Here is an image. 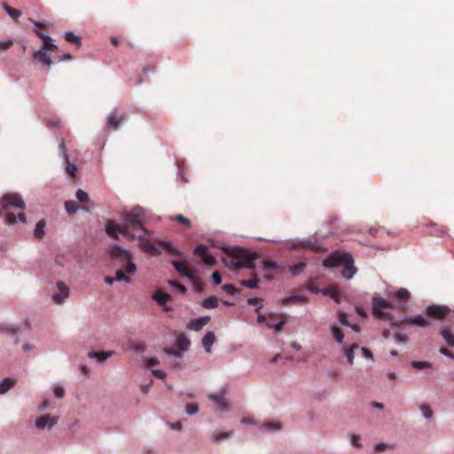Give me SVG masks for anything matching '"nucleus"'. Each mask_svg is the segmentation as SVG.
<instances>
[{
  "label": "nucleus",
  "instance_id": "13",
  "mask_svg": "<svg viewBox=\"0 0 454 454\" xmlns=\"http://www.w3.org/2000/svg\"><path fill=\"white\" fill-rule=\"evenodd\" d=\"M58 421V418L50 417L48 415H43L39 417L35 421V426L39 429H43L45 427L51 428L53 427Z\"/></svg>",
  "mask_w": 454,
  "mask_h": 454
},
{
  "label": "nucleus",
  "instance_id": "23",
  "mask_svg": "<svg viewBox=\"0 0 454 454\" xmlns=\"http://www.w3.org/2000/svg\"><path fill=\"white\" fill-rule=\"evenodd\" d=\"M322 293L324 295L330 296L336 303L340 302V294L336 288L328 287L325 288Z\"/></svg>",
  "mask_w": 454,
  "mask_h": 454
},
{
  "label": "nucleus",
  "instance_id": "12",
  "mask_svg": "<svg viewBox=\"0 0 454 454\" xmlns=\"http://www.w3.org/2000/svg\"><path fill=\"white\" fill-rule=\"evenodd\" d=\"M58 290L59 291V294H54L52 299L55 303L60 304L63 301L68 297L69 295V288L68 286L62 281H59L57 283Z\"/></svg>",
  "mask_w": 454,
  "mask_h": 454
},
{
  "label": "nucleus",
  "instance_id": "62",
  "mask_svg": "<svg viewBox=\"0 0 454 454\" xmlns=\"http://www.w3.org/2000/svg\"><path fill=\"white\" fill-rule=\"evenodd\" d=\"M59 149H60V150H61V152L63 153L65 159H66V160H67L68 155H67V148H66V145H65L64 141H62V142L60 143V145H59Z\"/></svg>",
  "mask_w": 454,
  "mask_h": 454
},
{
  "label": "nucleus",
  "instance_id": "52",
  "mask_svg": "<svg viewBox=\"0 0 454 454\" xmlns=\"http://www.w3.org/2000/svg\"><path fill=\"white\" fill-rule=\"evenodd\" d=\"M304 247H307V248H310L311 250H314L316 252L319 251V247H317V245L316 243L311 242V241H305L304 242Z\"/></svg>",
  "mask_w": 454,
  "mask_h": 454
},
{
  "label": "nucleus",
  "instance_id": "20",
  "mask_svg": "<svg viewBox=\"0 0 454 454\" xmlns=\"http://www.w3.org/2000/svg\"><path fill=\"white\" fill-rule=\"evenodd\" d=\"M215 341V336L214 333L208 332L202 339V345L207 352L211 351V346Z\"/></svg>",
  "mask_w": 454,
  "mask_h": 454
},
{
  "label": "nucleus",
  "instance_id": "14",
  "mask_svg": "<svg viewBox=\"0 0 454 454\" xmlns=\"http://www.w3.org/2000/svg\"><path fill=\"white\" fill-rule=\"evenodd\" d=\"M173 266L175 267L176 270L182 276L187 277L190 279L194 278L193 273L189 270L188 266L184 262L181 261H174Z\"/></svg>",
  "mask_w": 454,
  "mask_h": 454
},
{
  "label": "nucleus",
  "instance_id": "50",
  "mask_svg": "<svg viewBox=\"0 0 454 454\" xmlns=\"http://www.w3.org/2000/svg\"><path fill=\"white\" fill-rule=\"evenodd\" d=\"M212 280H213L215 285H216V286L220 285L221 282H222L221 273L219 271H215L212 274Z\"/></svg>",
  "mask_w": 454,
  "mask_h": 454
},
{
  "label": "nucleus",
  "instance_id": "6",
  "mask_svg": "<svg viewBox=\"0 0 454 454\" xmlns=\"http://www.w3.org/2000/svg\"><path fill=\"white\" fill-rule=\"evenodd\" d=\"M427 315L434 319L448 317L454 324V310L451 311L446 306L430 305L427 308Z\"/></svg>",
  "mask_w": 454,
  "mask_h": 454
},
{
  "label": "nucleus",
  "instance_id": "27",
  "mask_svg": "<svg viewBox=\"0 0 454 454\" xmlns=\"http://www.w3.org/2000/svg\"><path fill=\"white\" fill-rule=\"evenodd\" d=\"M113 355V352H90V357H96L99 362H103L109 358Z\"/></svg>",
  "mask_w": 454,
  "mask_h": 454
},
{
  "label": "nucleus",
  "instance_id": "19",
  "mask_svg": "<svg viewBox=\"0 0 454 454\" xmlns=\"http://www.w3.org/2000/svg\"><path fill=\"white\" fill-rule=\"evenodd\" d=\"M307 301H308L307 298L304 296L291 295V296L282 299L281 304H282V306H287L291 303H298V302L305 303V302H307Z\"/></svg>",
  "mask_w": 454,
  "mask_h": 454
},
{
  "label": "nucleus",
  "instance_id": "53",
  "mask_svg": "<svg viewBox=\"0 0 454 454\" xmlns=\"http://www.w3.org/2000/svg\"><path fill=\"white\" fill-rule=\"evenodd\" d=\"M65 390L62 387H56L54 388V395L57 398H61L64 396Z\"/></svg>",
  "mask_w": 454,
  "mask_h": 454
},
{
  "label": "nucleus",
  "instance_id": "56",
  "mask_svg": "<svg viewBox=\"0 0 454 454\" xmlns=\"http://www.w3.org/2000/svg\"><path fill=\"white\" fill-rule=\"evenodd\" d=\"M339 320L344 325H348V317L345 313H339Z\"/></svg>",
  "mask_w": 454,
  "mask_h": 454
},
{
  "label": "nucleus",
  "instance_id": "44",
  "mask_svg": "<svg viewBox=\"0 0 454 454\" xmlns=\"http://www.w3.org/2000/svg\"><path fill=\"white\" fill-rule=\"evenodd\" d=\"M262 267L264 270H273L277 268L276 262L269 260H263L262 262Z\"/></svg>",
  "mask_w": 454,
  "mask_h": 454
},
{
  "label": "nucleus",
  "instance_id": "41",
  "mask_svg": "<svg viewBox=\"0 0 454 454\" xmlns=\"http://www.w3.org/2000/svg\"><path fill=\"white\" fill-rule=\"evenodd\" d=\"M66 161H67L66 170L71 176L74 177L77 171V168L74 164L69 162L68 159L66 160Z\"/></svg>",
  "mask_w": 454,
  "mask_h": 454
},
{
  "label": "nucleus",
  "instance_id": "45",
  "mask_svg": "<svg viewBox=\"0 0 454 454\" xmlns=\"http://www.w3.org/2000/svg\"><path fill=\"white\" fill-rule=\"evenodd\" d=\"M199 407L196 403H189L186 405V412L189 415H194L198 412Z\"/></svg>",
  "mask_w": 454,
  "mask_h": 454
},
{
  "label": "nucleus",
  "instance_id": "18",
  "mask_svg": "<svg viewBox=\"0 0 454 454\" xmlns=\"http://www.w3.org/2000/svg\"><path fill=\"white\" fill-rule=\"evenodd\" d=\"M33 57L35 60L51 67L52 61L51 57L43 50H39L33 53Z\"/></svg>",
  "mask_w": 454,
  "mask_h": 454
},
{
  "label": "nucleus",
  "instance_id": "58",
  "mask_svg": "<svg viewBox=\"0 0 454 454\" xmlns=\"http://www.w3.org/2000/svg\"><path fill=\"white\" fill-rule=\"evenodd\" d=\"M395 339L398 342H406V341H407L408 337H407L406 335H403V334H401V333H395Z\"/></svg>",
  "mask_w": 454,
  "mask_h": 454
},
{
  "label": "nucleus",
  "instance_id": "61",
  "mask_svg": "<svg viewBox=\"0 0 454 454\" xmlns=\"http://www.w3.org/2000/svg\"><path fill=\"white\" fill-rule=\"evenodd\" d=\"M386 448H387V445L385 443H379V444L375 445L374 450L376 452H381V451L385 450Z\"/></svg>",
  "mask_w": 454,
  "mask_h": 454
},
{
  "label": "nucleus",
  "instance_id": "59",
  "mask_svg": "<svg viewBox=\"0 0 454 454\" xmlns=\"http://www.w3.org/2000/svg\"><path fill=\"white\" fill-rule=\"evenodd\" d=\"M133 348L136 351L142 352L145 350V346L143 342H138V343H136L135 345H133Z\"/></svg>",
  "mask_w": 454,
  "mask_h": 454
},
{
  "label": "nucleus",
  "instance_id": "1",
  "mask_svg": "<svg viewBox=\"0 0 454 454\" xmlns=\"http://www.w3.org/2000/svg\"><path fill=\"white\" fill-rule=\"evenodd\" d=\"M124 224L120 225L114 221H109L106 227V233L114 238L118 239L121 234L129 239H142L143 236L148 234V231L145 228V211L140 207H135L129 212L123 213Z\"/></svg>",
  "mask_w": 454,
  "mask_h": 454
},
{
  "label": "nucleus",
  "instance_id": "43",
  "mask_svg": "<svg viewBox=\"0 0 454 454\" xmlns=\"http://www.w3.org/2000/svg\"><path fill=\"white\" fill-rule=\"evenodd\" d=\"M168 284L174 287H176L181 294H185L187 291L186 287L184 285L180 284L176 280H169Z\"/></svg>",
  "mask_w": 454,
  "mask_h": 454
},
{
  "label": "nucleus",
  "instance_id": "30",
  "mask_svg": "<svg viewBox=\"0 0 454 454\" xmlns=\"http://www.w3.org/2000/svg\"><path fill=\"white\" fill-rule=\"evenodd\" d=\"M190 343L191 342H190L189 339L186 338L184 335L179 336L177 338V347L183 351H185L188 349Z\"/></svg>",
  "mask_w": 454,
  "mask_h": 454
},
{
  "label": "nucleus",
  "instance_id": "15",
  "mask_svg": "<svg viewBox=\"0 0 454 454\" xmlns=\"http://www.w3.org/2000/svg\"><path fill=\"white\" fill-rule=\"evenodd\" d=\"M284 316H270L269 318H267L266 325L269 328L275 329L276 332H280L285 325V320L281 319L280 321H278V318H282Z\"/></svg>",
  "mask_w": 454,
  "mask_h": 454
},
{
  "label": "nucleus",
  "instance_id": "34",
  "mask_svg": "<svg viewBox=\"0 0 454 454\" xmlns=\"http://www.w3.org/2000/svg\"><path fill=\"white\" fill-rule=\"evenodd\" d=\"M359 347L357 344H352L349 348H348L345 352L346 354V356L348 358V361L350 364H353V359H354V350L355 349H357Z\"/></svg>",
  "mask_w": 454,
  "mask_h": 454
},
{
  "label": "nucleus",
  "instance_id": "8",
  "mask_svg": "<svg viewBox=\"0 0 454 454\" xmlns=\"http://www.w3.org/2000/svg\"><path fill=\"white\" fill-rule=\"evenodd\" d=\"M194 254L201 257L202 262L207 265H215V258L208 253L207 247L205 245H199L194 250Z\"/></svg>",
  "mask_w": 454,
  "mask_h": 454
},
{
  "label": "nucleus",
  "instance_id": "5",
  "mask_svg": "<svg viewBox=\"0 0 454 454\" xmlns=\"http://www.w3.org/2000/svg\"><path fill=\"white\" fill-rule=\"evenodd\" d=\"M323 266L325 268L342 266L341 275L347 279L352 278L356 273V268L354 266V259L348 254L340 252L332 253L323 261Z\"/></svg>",
  "mask_w": 454,
  "mask_h": 454
},
{
  "label": "nucleus",
  "instance_id": "38",
  "mask_svg": "<svg viewBox=\"0 0 454 454\" xmlns=\"http://www.w3.org/2000/svg\"><path fill=\"white\" fill-rule=\"evenodd\" d=\"M76 198L81 203H86L89 201V195L84 191L79 189L76 192Z\"/></svg>",
  "mask_w": 454,
  "mask_h": 454
},
{
  "label": "nucleus",
  "instance_id": "64",
  "mask_svg": "<svg viewBox=\"0 0 454 454\" xmlns=\"http://www.w3.org/2000/svg\"><path fill=\"white\" fill-rule=\"evenodd\" d=\"M147 364L149 366H154V365H158L159 364V360L157 358H150L148 361H147Z\"/></svg>",
  "mask_w": 454,
  "mask_h": 454
},
{
  "label": "nucleus",
  "instance_id": "63",
  "mask_svg": "<svg viewBox=\"0 0 454 454\" xmlns=\"http://www.w3.org/2000/svg\"><path fill=\"white\" fill-rule=\"evenodd\" d=\"M356 313H357L360 317H367V314H366L365 310H364L363 308H361V307H356Z\"/></svg>",
  "mask_w": 454,
  "mask_h": 454
},
{
  "label": "nucleus",
  "instance_id": "37",
  "mask_svg": "<svg viewBox=\"0 0 454 454\" xmlns=\"http://www.w3.org/2000/svg\"><path fill=\"white\" fill-rule=\"evenodd\" d=\"M395 296L400 300L408 301L410 298V293L407 289L401 288L396 292Z\"/></svg>",
  "mask_w": 454,
  "mask_h": 454
},
{
  "label": "nucleus",
  "instance_id": "16",
  "mask_svg": "<svg viewBox=\"0 0 454 454\" xmlns=\"http://www.w3.org/2000/svg\"><path fill=\"white\" fill-rule=\"evenodd\" d=\"M210 321V317H201L197 319L191 320L187 327L194 331H200Z\"/></svg>",
  "mask_w": 454,
  "mask_h": 454
},
{
  "label": "nucleus",
  "instance_id": "26",
  "mask_svg": "<svg viewBox=\"0 0 454 454\" xmlns=\"http://www.w3.org/2000/svg\"><path fill=\"white\" fill-rule=\"evenodd\" d=\"M15 380L11 378L4 379L0 383V395L6 393L11 387H12L13 385L15 384Z\"/></svg>",
  "mask_w": 454,
  "mask_h": 454
},
{
  "label": "nucleus",
  "instance_id": "21",
  "mask_svg": "<svg viewBox=\"0 0 454 454\" xmlns=\"http://www.w3.org/2000/svg\"><path fill=\"white\" fill-rule=\"evenodd\" d=\"M153 300H155L160 305H164L168 301L171 300V295L164 293L162 291H156L153 295Z\"/></svg>",
  "mask_w": 454,
  "mask_h": 454
},
{
  "label": "nucleus",
  "instance_id": "22",
  "mask_svg": "<svg viewBox=\"0 0 454 454\" xmlns=\"http://www.w3.org/2000/svg\"><path fill=\"white\" fill-rule=\"evenodd\" d=\"M441 334L449 346L454 347V334L451 333L450 327H443Z\"/></svg>",
  "mask_w": 454,
  "mask_h": 454
},
{
  "label": "nucleus",
  "instance_id": "31",
  "mask_svg": "<svg viewBox=\"0 0 454 454\" xmlns=\"http://www.w3.org/2000/svg\"><path fill=\"white\" fill-rule=\"evenodd\" d=\"M65 39L67 42L74 43L77 46L81 44V39L77 35H75L73 32H67L65 35Z\"/></svg>",
  "mask_w": 454,
  "mask_h": 454
},
{
  "label": "nucleus",
  "instance_id": "46",
  "mask_svg": "<svg viewBox=\"0 0 454 454\" xmlns=\"http://www.w3.org/2000/svg\"><path fill=\"white\" fill-rule=\"evenodd\" d=\"M264 427L269 430H280L281 424L279 422H267Z\"/></svg>",
  "mask_w": 454,
  "mask_h": 454
},
{
  "label": "nucleus",
  "instance_id": "39",
  "mask_svg": "<svg viewBox=\"0 0 454 454\" xmlns=\"http://www.w3.org/2000/svg\"><path fill=\"white\" fill-rule=\"evenodd\" d=\"M305 266V262H300L298 264L291 266L290 270L294 275H297L304 270Z\"/></svg>",
  "mask_w": 454,
  "mask_h": 454
},
{
  "label": "nucleus",
  "instance_id": "3",
  "mask_svg": "<svg viewBox=\"0 0 454 454\" xmlns=\"http://www.w3.org/2000/svg\"><path fill=\"white\" fill-rule=\"evenodd\" d=\"M110 254L112 258L122 263L121 268L115 272V280L131 283V276L137 272V266L132 261L130 253L119 246H114L111 247Z\"/></svg>",
  "mask_w": 454,
  "mask_h": 454
},
{
  "label": "nucleus",
  "instance_id": "40",
  "mask_svg": "<svg viewBox=\"0 0 454 454\" xmlns=\"http://www.w3.org/2000/svg\"><path fill=\"white\" fill-rule=\"evenodd\" d=\"M411 365L413 368L418 369V370L429 368L431 366L430 363L422 362V361H414L411 363Z\"/></svg>",
  "mask_w": 454,
  "mask_h": 454
},
{
  "label": "nucleus",
  "instance_id": "48",
  "mask_svg": "<svg viewBox=\"0 0 454 454\" xmlns=\"http://www.w3.org/2000/svg\"><path fill=\"white\" fill-rule=\"evenodd\" d=\"M13 44L12 40H7L4 42H0V51H4L11 48Z\"/></svg>",
  "mask_w": 454,
  "mask_h": 454
},
{
  "label": "nucleus",
  "instance_id": "35",
  "mask_svg": "<svg viewBox=\"0 0 454 454\" xmlns=\"http://www.w3.org/2000/svg\"><path fill=\"white\" fill-rule=\"evenodd\" d=\"M332 333H333V335L334 339L338 342H342V340L344 339V334H343V333L341 332V330L339 327L333 326L332 327Z\"/></svg>",
  "mask_w": 454,
  "mask_h": 454
},
{
  "label": "nucleus",
  "instance_id": "32",
  "mask_svg": "<svg viewBox=\"0 0 454 454\" xmlns=\"http://www.w3.org/2000/svg\"><path fill=\"white\" fill-rule=\"evenodd\" d=\"M65 207L69 215L74 214L78 210V206L76 202L73 200L66 201Z\"/></svg>",
  "mask_w": 454,
  "mask_h": 454
},
{
  "label": "nucleus",
  "instance_id": "54",
  "mask_svg": "<svg viewBox=\"0 0 454 454\" xmlns=\"http://www.w3.org/2000/svg\"><path fill=\"white\" fill-rule=\"evenodd\" d=\"M351 443L354 447L360 448L361 447L360 436L353 435L351 438Z\"/></svg>",
  "mask_w": 454,
  "mask_h": 454
},
{
  "label": "nucleus",
  "instance_id": "55",
  "mask_svg": "<svg viewBox=\"0 0 454 454\" xmlns=\"http://www.w3.org/2000/svg\"><path fill=\"white\" fill-rule=\"evenodd\" d=\"M307 289L313 294H317L319 292L318 288L313 282H309L307 285Z\"/></svg>",
  "mask_w": 454,
  "mask_h": 454
},
{
  "label": "nucleus",
  "instance_id": "51",
  "mask_svg": "<svg viewBox=\"0 0 454 454\" xmlns=\"http://www.w3.org/2000/svg\"><path fill=\"white\" fill-rule=\"evenodd\" d=\"M262 301L259 298H251V299L247 300L248 304L254 305V306L258 305V308L256 309V310H258L262 307Z\"/></svg>",
  "mask_w": 454,
  "mask_h": 454
},
{
  "label": "nucleus",
  "instance_id": "4",
  "mask_svg": "<svg viewBox=\"0 0 454 454\" xmlns=\"http://www.w3.org/2000/svg\"><path fill=\"white\" fill-rule=\"evenodd\" d=\"M258 258L256 253L236 247L233 248L229 255L223 259V263L231 270L247 268L254 270L255 268L254 261Z\"/></svg>",
  "mask_w": 454,
  "mask_h": 454
},
{
  "label": "nucleus",
  "instance_id": "17",
  "mask_svg": "<svg viewBox=\"0 0 454 454\" xmlns=\"http://www.w3.org/2000/svg\"><path fill=\"white\" fill-rule=\"evenodd\" d=\"M139 239L141 240V247L145 252H147L153 255L160 254V249L149 239H144V236L142 237V239Z\"/></svg>",
  "mask_w": 454,
  "mask_h": 454
},
{
  "label": "nucleus",
  "instance_id": "11",
  "mask_svg": "<svg viewBox=\"0 0 454 454\" xmlns=\"http://www.w3.org/2000/svg\"><path fill=\"white\" fill-rule=\"evenodd\" d=\"M35 34L43 41V46L40 50H43L44 51H56L58 50V46L51 42V38L41 32L40 30H35Z\"/></svg>",
  "mask_w": 454,
  "mask_h": 454
},
{
  "label": "nucleus",
  "instance_id": "25",
  "mask_svg": "<svg viewBox=\"0 0 454 454\" xmlns=\"http://www.w3.org/2000/svg\"><path fill=\"white\" fill-rule=\"evenodd\" d=\"M46 223L44 220H40L34 230V237L37 239H42L44 236V227Z\"/></svg>",
  "mask_w": 454,
  "mask_h": 454
},
{
  "label": "nucleus",
  "instance_id": "33",
  "mask_svg": "<svg viewBox=\"0 0 454 454\" xmlns=\"http://www.w3.org/2000/svg\"><path fill=\"white\" fill-rule=\"evenodd\" d=\"M231 435V432L215 433L213 434V441L215 442H219L221 441H223V440L229 438Z\"/></svg>",
  "mask_w": 454,
  "mask_h": 454
},
{
  "label": "nucleus",
  "instance_id": "29",
  "mask_svg": "<svg viewBox=\"0 0 454 454\" xmlns=\"http://www.w3.org/2000/svg\"><path fill=\"white\" fill-rule=\"evenodd\" d=\"M5 12L14 20H18L21 16V12L11 7L10 5L4 4Z\"/></svg>",
  "mask_w": 454,
  "mask_h": 454
},
{
  "label": "nucleus",
  "instance_id": "28",
  "mask_svg": "<svg viewBox=\"0 0 454 454\" xmlns=\"http://www.w3.org/2000/svg\"><path fill=\"white\" fill-rule=\"evenodd\" d=\"M202 306L207 309H215L218 306V300L214 296L208 297L203 301Z\"/></svg>",
  "mask_w": 454,
  "mask_h": 454
},
{
  "label": "nucleus",
  "instance_id": "10",
  "mask_svg": "<svg viewBox=\"0 0 454 454\" xmlns=\"http://www.w3.org/2000/svg\"><path fill=\"white\" fill-rule=\"evenodd\" d=\"M225 390H223L220 394H210L208 398L217 405V409L221 411H227L229 410V404L224 400Z\"/></svg>",
  "mask_w": 454,
  "mask_h": 454
},
{
  "label": "nucleus",
  "instance_id": "2",
  "mask_svg": "<svg viewBox=\"0 0 454 454\" xmlns=\"http://www.w3.org/2000/svg\"><path fill=\"white\" fill-rule=\"evenodd\" d=\"M381 309H393V304L392 302L387 301L380 297L373 296L372 313L377 318L387 321L393 326H397L400 325H413L419 327H428L430 325V322L420 315L415 316L413 317H406L400 322H397L390 313L384 312L381 310Z\"/></svg>",
  "mask_w": 454,
  "mask_h": 454
},
{
  "label": "nucleus",
  "instance_id": "42",
  "mask_svg": "<svg viewBox=\"0 0 454 454\" xmlns=\"http://www.w3.org/2000/svg\"><path fill=\"white\" fill-rule=\"evenodd\" d=\"M420 411L426 419H430L433 415V411H432L431 408L429 407V405H427V404L421 405Z\"/></svg>",
  "mask_w": 454,
  "mask_h": 454
},
{
  "label": "nucleus",
  "instance_id": "47",
  "mask_svg": "<svg viewBox=\"0 0 454 454\" xmlns=\"http://www.w3.org/2000/svg\"><path fill=\"white\" fill-rule=\"evenodd\" d=\"M222 288L223 291H225L226 293H228L229 294H231V295L235 294L237 292V289L231 284H225L223 286Z\"/></svg>",
  "mask_w": 454,
  "mask_h": 454
},
{
  "label": "nucleus",
  "instance_id": "36",
  "mask_svg": "<svg viewBox=\"0 0 454 454\" xmlns=\"http://www.w3.org/2000/svg\"><path fill=\"white\" fill-rule=\"evenodd\" d=\"M171 219L187 227L191 226V221L188 218L184 217L183 215H176L171 217Z\"/></svg>",
  "mask_w": 454,
  "mask_h": 454
},
{
  "label": "nucleus",
  "instance_id": "7",
  "mask_svg": "<svg viewBox=\"0 0 454 454\" xmlns=\"http://www.w3.org/2000/svg\"><path fill=\"white\" fill-rule=\"evenodd\" d=\"M1 208L5 211L11 208L24 209L25 203L20 194L8 193L5 194L2 199Z\"/></svg>",
  "mask_w": 454,
  "mask_h": 454
},
{
  "label": "nucleus",
  "instance_id": "49",
  "mask_svg": "<svg viewBox=\"0 0 454 454\" xmlns=\"http://www.w3.org/2000/svg\"><path fill=\"white\" fill-rule=\"evenodd\" d=\"M5 220L8 224H14L17 222V215L12 213H7Z\"/></svg>",
  "mask_w": 454,
  "mask_h": 454
},
{
  "label": "nucleus",
  "instance_id": "60",
  "mask_svg": "<svg viewBox=\"0 0 454 454\" xmlns=\"http://www.w3.org/2000/svg\"><path fill=\"white\" fill-rule=\"evenodd\" d=\"M152 372L154 376H156L160 379H164L166 377L165 372L160 370H153Z\"/></svg>",
  "mask_w": 454,
  "mask_h": 454
},
{
  "label": "nucleus",
  "instance_id": "57",
  "mask_svg": "<svg viewBox=\"0 0 454 454\" xmlns=\"http://www.w3.org/2000/svg\"><path fill=\"white\" fill-rule=\"evenodd\" d=\"M440 352L442 355L454 359V354L451 351H450L448 348L442 347V348H440Z\"/></svg>",
  "mask_w": 454,
  "mask_h": 454
},
{
  "label": "nucleus",
  "instance_id": "24",
  "mask_svg": "<svg viewBox=\"0 0 454 454\" xmlns=\"http://www.w3.org/2000/svg\"><path fill=\"white\" fill-rule=\"evenodd\" d=\"M259 283V278L255 273H253V278L250 279H242L240 280V285L244 287L247 288H257Z\"/></svg>",
  "mask_w": 454,
  "mask_h": 454
},
{
  "label": "nucleus",
  "instance_id": "9",
  "mask_svg": "<svg viewBox=\"0 0 454 454\" xmlns=\"http://www.w3.org/2000/svg\"><path fill=\"white\" fill-rule=\"evenodd\" d=\"M124 121V114H120L117 109H114L107 117V126L113 129H117Z\"/></svg>",
  "mask_w": 454,
  "mask_h": 454
}]
</instances>
